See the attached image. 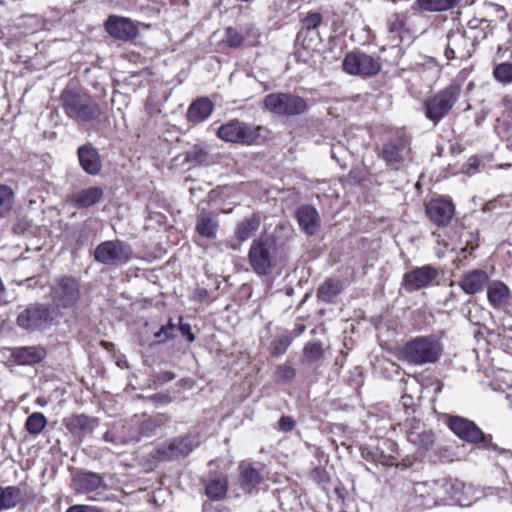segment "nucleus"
<instances>
[{"label": "nucleus", "instance_id": "obj_34", "mask_svg": "<svg viewBox=\"0 0 512 512\" xmlns=\"http://www.w3.org/2000/svg\"><path fill=\"white\" fill-rule=\"evenodd\" d=\"M240 478L241 486L244 490L249 492L260 484L262 480L258 470L250 465L240 466Z\"/></svg>", "mask_w": 512, "mask_h": 512}, {"label": "nucleus", "instance_id": "obj_12", "mask_svg": "<svg viewBox=\"0 0 512 512\" xmlns=\"http://www.w3.org/2000/svg\"><path fill=\"white\" fill-rule=\"evenodd\" d=\"M217 136L226 142L251 144L258 138L259 134L258 129L233 119L218 128Z\"/></svg>", "mask_w": 512, "mask_h": 512}, {"label": "nucleus", "instance_id": "obj_40", "mask_svg": "<svg viewBox=\"0 0 512 512\" xmlns=\"http://www.w3.org/2000/svg\"><path fill=\"white\" fill-rule=\"evenodd\" d=\"M14 203V192L7 185H0V218L6 217Z\"/></svg>", "mask_w": 512, "mask_h": 512}, {"label": "nucleus", "instance_id": "obj_16", "mask_svg": "<svg viewBox=\"0 0 512 512\" xmlns=\"http://www.w3.org/2000/svg\"><path fill=\"white\" fill-rule=\"evenodd\" d=\"M133 422L127 423L119 421L109 427L104 433V441L114 446H122L131 442L139 441V435L133 429Z\"/></svg>", "mask_w": 512, "mask_h": 512}, {"label": "nucleus", "instance_id": "obj_53", "mask_svg": "<svg viewBox=\"0 0 512 512\" xmlns=\"http://www.w3.org/2000/svg\"><path fill=\"white\" fill-rule=\"evenodd\" d=\"M175 378V375L170 371H164L157 375V381L160 384L167 383L169 381H172Z\"/></svg>", "mask_w": 512, "mask_h": 512}, {"label": "nucleus", "instance_id": "obj_39", "mask_svg": "<svg viewBox=\"0 0 512 512\" xmlns=\"http://www.w3.org/2000/svg\"><path fill=\"white\" fill-rule=\"evenodd\" d=\"M20 499L21 493L17 487H0V510L15 507Z\"/></svg>", "mask_w": 512, "mask_h": 512}, {"label": "nucleus", "instance_id": "obj_52", "mask_svg": "<svg viewBox=\"0 0 512 512\" xmlns=\"http://www.w3.org/2000/svg\"><path fill=\"white\" fill-rule=\"evenodd\" d=\"M179 330L182 335L187 337L189 342H193L195 340L194 334L191 332V327L189 324H180Z\"/></svg>", "mask_w": 512, "mask_h": 512}, {"label": "nucleus", "instance_id": "obj_23", "mask_svg": "<svg viewBox=\"0 0 512 512\" xmlns=\"http://www.w3.org/2000/svg\"><path fill=\"white\" fill-rule=\"evenodd\" d=\"M207 497L212 501H220L226 497L228 478L223 473L210 474L204 482Z\"/></svg>", "mask_w": 512, "mask_h": 512}, {"label": "nucleus", "instance_id": "obj_51", "mask_svg": "<svg viewBox=\"0 0 512 512\" xmlns=\"http://www.w3.org/2000/svg\"><path fill=\"white\" fill-rule=\"evenodd\" d=\"M150 399L154 403H158V404H169L171 402V397L169 395L163 394V393L152 395L150 397Z\"/></svg>", "mask_w": 512, "mask_h": 512}, {"label": "nucleus", "instance_id": "obj_25", "mask_svg": "<svg viewBox=\"0 0 512 512\" xmlns=\"http://www.w3.org/2000/svg\"><path fill=\"white\" fill-rule=\"evenodd\" d=\"M64 424L69 432L81 438L93 432L97 426V421L84 414H80L66 418Z\"/></svg>", "mask_w": 512, "mask_h": 512}, {"label": "nucleus", "instance_id": "obj_24", "mask_svg": "<svg viewBox=\"0 0 512 512\" xmlns=\"http://www.w3.org/2000/svg\"><path fill=\"white\" fill-rule=\"evenodd\" d=\"M46 351L40 346H25L14 348L11 351L12 359L19 365H34L41 362Z\"/></svg>", "mask_w": 512, "mask_h": 512}, {"label": "nucleus", "instance_id": "obj_45", "mask_svg": "<svg viewBox=\"0 0 512 512\" xmlns=\"http://www.w3.org/2000/svg\"><path fill=\"white\" fill-rule=\"evenodd\" d=\"M291 340L288 336L282 335L274 339L270 346V352L273 356H280L286 352L290 346Z\"/></svg>", "mask_w": 512, "mask_h": 512}, {"label": "nucleus", "instance_id": "obj_41", "mask_svg": "<svg viewBox=\"0 0 512 512\" xmlns=\"http://www.w3.org/2000/svg\"><path fill=\"white\" fill-rule=\"evenodd\" d=\"M46 425L47 418L40 412H34L27 418L25 428L30 434L38 435Z\"/></svg>", "mask_w": 512, "mask_h": 512}, {"label": "nucleus", "instance_id": "obj_8", "mask_svg": "<svg viewBox=\"0 0 512 512\" xmlns=\"http://www.w3.org/2000/svg\"><path fill=\"white\" fill-rule=\"evenodd\" d=\"M465 485L460 482H448L446 480H434L430 482L418 483L416 491L423 496L424 492L434 499L435 504L445 503L447 500H454L460 505H469L465 502L462 495H457L456 492L463 489Z\"/></svg>", "mask_w": 512, "mask_h": 512}, {"label": "nucleus", "instance_id": "obj_27", "mask_svg": "<svg viewBox=\"0 0 512 512\" xmlns=\"http://www.w3.org/2000/svg\"><path fill=\"white\" fill-rule=\"evenodd\" d=\"M170 420L169 415L165 413H158L152 416H148L142 421H138L133 419V425L138 426V430L135 431L139 437L140 436H150L152 435L158 428L164 426Z\"/></svg>", "mask_w": 512, "mask_h": 512}, {"label": "nucleus", "instance_id": "obj_42", "mask_svg": "<svg viewBox=\"0 0 512 512\" xmlns=\"http://www.w3.org/2000/svg\"><path fill=\"white\" fill-rule=\"evenodd\" d=\"M493 76L501 84L507 85L512 83V63L503 62L497 64L493 69Z\"/></svg>", "mask_w": 512, "mask_h": 512}, {"label": "nucleus", "instance_id": "obj_7", "mask_svg": "<svg viewBox=\"0 0 512 512\" xmlns=\"http://www.w3.org/2000/svg\"><path fill=\"white\" fill-rule=\"evenodd\" d=\"M57 317L55 308L46 304H31L17 316V324L27 331L44 329L52 325Z\"/></svg>", "mask_w": 512, "mask_h": 512}, {"label": "nucleus", "instance_id": "obj_13", "mask_svg": "<svg viewBox=\"0 0 512 512\" xmlns=\"http://www.w3.org/2000/svg\"><path fill=\"white\" fill-rule=\"evenodd\" d=\"M425 213L434 225L446 227L454 217L455 206L449 200L436 198L427 203Z\"/></svg>", "mask_w": 512, "mask_h": 512}, {"label": "nucleus", "instance_id": "obj_22", "mask_svg": "<svg viewBox=\"0 0 512 512\" xmlns=\"http://www.w3.org/2000/svg\"><path fill=\"white\" fill-rule=\"evenodd\" d=\"M407 439L421 449H428L434 443V433L419 421L413 420L407 430Z\"/></svg>", "mask_w": 512, "mask_h": 512}, {"label": "nucleus", "instance_id": "obj_5", "mask_svg": "<svg viewBox=\"0 0 512 512\" xmlns=\"http://www.w3.org/2000/svg\"><path fill=\"white\" fill-rule=\"evenodd\" d=\"M132 256V247L121 240L103 241L93 252L96 262L110 267L123 266L132 259Z\"/></svg>", "mask_w": 512, "mask_h": 512}, {"label": "nucleus", "instance_id": "obj_19", "mask_svg": "<svg viewBox=\"0 0 512 512\" xmlns=\"http://www.w3.org/2000/svg\"><path fill=\"white\" fill-rule=\"evenodd\" d=\"M470 40L460 31H452L447 35L445 56L448 60L470 57Z\"/></svg>", "mask_w": 512, "mask_h": 512}, {"label": "nucleus", "instance_id": "obj_17", "mask_svg": "<svg viewBox=\"0 0 512 512\" xmlns=\"http://www.w3.org/2000/svg\"><path fill=\"white\" fill-rule=\"evenodd\" d=\"M105 29L110 36L123 41L135 38L138 33L136 26L130 19L115 15L106 20Z\"/></svg>", "mask_w": 512, "mask_h": 512}, {"label": "nucleus", "instance_id": "obj_3", "mask_svg": "<svg viewBox=\"0 0 512 512\" xmlns=\"http://www.w3.org/2000/svg\"><path fill=\"white\" fill-rule=\"evenodd\" d=\"M441 351L442 347L434 337H416L405 344L403 358L411 364L424 365L436 362Z\"/></svg>", "mask_w": 512, "mask_h": 512}, {"label": "nucleus", "instance_id": "obj_14", "mask_svg": "<svg viewBox=\"0 0 512 512\" xmlns=\"http://www.w3.org/2000/svg\"><path fill=\"white\" fill-rule=\"evenodd\" d=\"M438 275V270L435 267L425 265L405 273L402 284L406 291L413 292L428 286Z\"/></svg>", "mask_w": 512, "mask_h": 512}, {"label": "nucleus", "instance_id": "obj_30", "mask_svg": "<svg viewBox=\"0 0 512 512\" xmlns=\"http://www.w3.org/2000/svg\"><path fill=\"white\" fill-rule=\"evenodd\" d=\"M297 220L302 229L308 234H314L319 224L317 210L310 205L301 206L297 210Z\"/></svg>", "mask_w": 512, "mask_h": 512}, {"label": "nucleus", "instance_id": "obj_6", "mask_svg": "<svg viewBox=\"0 0 512 512\" xmlns=\"http://www.w3.org/2000/svg\"><path fill=\"white\" fill-rule=\"evenodd\" d=\"M265 108L279 116H296L303 114L307 108V100L292 93H270L264 98Z\"/></svg>", "mask_w": 512, "mask_h": 512}, {"label": "nucleus", "instance_id": "obj_29", "mask_svg": "<svg viewBox=\"0 0 512 512\" xmlns=\"http://www.w3.org/2000/svg\"><path fill=\"white\" fill-rule=\"evenodd\" d=\"M73 483L77 492L86 493L102 487L103 479L99 474L83 472L74 476Z\"/></svg>", "mask_w": 512, "mask_h": 512}, {"label": "nucleus", "instance_id": "obj_9", "mask_svg": "<svg viewBox=\"0 0 512 512\" xmlns=\"http://www.w3.org/2000/svg\"><path fill=\"white\" fill-rule=\"evenodd\" d=\"M410 138L404 132H397L383 144L381 156L385 162L398 169L406 161L411 160Z\"/></svg>", "mask_w": 512, "mask_h": 512}, {"label": "nucleus", "instance_id": "obj_37", "mask_svg": "<svg viewBox=\"0 0 512 512\" xmlns=\"http://www.w3.org/2000/svg\"><path fill=\"white\" fill-rule=\"evenodd\" d=\"M185 161L194 165H209L212 163L211 156L206 148L195 145L186 152Z\"/></svg>", "mask_w": 512, "mask_h": 512}, {"label": "nucleus", "instance_id": "obj_28", "mask_svg": "<svg viewBox=\"0 0 512 512\" xmlns=\"http://www.w3.org/2000/svg\"><path fill=\"white\" fill-rule=\"evenodd\" d=\"M510 296L508 286L502 281H492L487 287V298L491 306L501 309L507 303Z\"/></svg>", "mask_w": 512, "mask_h": 512}, {"label": "nucleus", "instance_id": "obj_46", "mask_svg": "<svg viewBox=\"0 0 512 512\" xmlns=\"http://www.w3.org/2000/svg\"><path fill=\"white\" fill-rule=\"evenodd\" d=\"M178 328L170 319L167 325L161 327L159 331L154 334V337L158 339L159 343H163L176 336Z\"/></svg>", "mask_w": 512, "mask_h": 512}, {"label": "nucleus", "instance_id": "obj_10", "mask_svg": "<svg viewBox=\"0 0 512 512\" xmlns=\"http://www.w3.org/2000/svg\"><path fill=\"white\" fill-rule=\"evenodd\" d=\"M51 296L55 310L57 308H71L80 298V289L77 280L73 277H62L55 281L51 288Z\"/></svg>", "mask_w": 512, "mask_h": 512}, {"label": "nucleus", "instance_id": "obj_38", "mask_svg": "<svg viewBox=\"0 0 512 512\" xmlns=\"http://www.w3.org/2000/svg\"><path fill=\"white\" fill-rule=\"evenodd\" d=\"M457 3L458 0H416L419 9L429 12L446 11Z\"/></svg>", "mask_w": 512, "mask_h": 512}, {"label": "nucleus", "instance_id": "obj_43", "mask_svg": "<svg viewBox=\"0 0 512 512\" xmlns=\"http://www.w3.org/2000/svg\"><path fill=\"white\" fill-rule=\"evenodd\" d=\"M304 358L309 362H315L323 356V348L319 342H308L303 350Z\"/></svg>", "mask_w": 512, "mask_h": 512}, {"label": "nucleus", "instance_id": "obj_54", "mask_svg": "<svg viewBox=\"0 0 512 512\" xmlns=\"http://www.w3.org/2000/svg\"><path fill=\"white\" fill-rule=\"evenodd\" d=\"M470 167L473 168V169L476 168V166H474V164H470Z\"/></svg>", "mask_w": 512, "mask_h": 512}, {"label": "nucleus", "instance_id": "obj_35", "mask_svg": "<svg viewBox=\"0 0 512 512\" xmlns=\"http://www.w3.org/2000/svg\"><path fill=\"white\" fill-rule=\"evenodd\" d=\"M342 290V283L338 280H326L317 291L318 299L324 302H331Z\"/></svg>", "mask_w": 512, "mask_h": 512}, {"label": "nucleus", "instance_id": "obj_49", "mask_svg": "<svg viewBox=\"0 0 512 512\" xmlns=\"http://www.w3.org/2000/svg\"><path fill=\"white\" fill-rule=\"evenodd\" d=\"M66 512H102L94 506L89 505H74L67 509Z\"/></svg>", "mask_w": 512, "mask_h": 512}, {"label": "nucleus", "instance_id": "obj_20", "mask_svg": "<svg viewBox=\"0 0 512 512\" xmlns=\"http://www.w3.org/2000/svg\"><path fill=\"white\" fill-rule=\"evenodd\" d=\"M488 280L489 276L484 270L475 269L465 272L458 284L466 294L474 295L483 290Z\"/></svg>", "mask_w": 512, "mask_h": 512}, {"label": "nucleus", "instance_id": "obj_32", "mask_svg": "<svg viewBox=\"0 0 512 512\" xmlns=\"http://www.w3.org/2000/svg\"><path fill=\"white\" fill-rule=\"evenodd\" d=\"M260 227V218L252 215L243 219L235 229V236L240 241L250 239Z\"/></svg>", "mask_w": 512, "mask_h": 512}, {"label": "nucleus", "instance_id": "obj_4", "mask_svg": "<svg viewBox=\"0 0 512 512\" xmlns=\"http://www.w3.org/2000/svg\"><path fill=\"white\" fill-rule=\"evenodd\" d=\"M277 247L268 235L254 239L248 254L249 263L259 275L268 274L276 264Z\"/></svg>", "mask_w": 512, "mask_h": 512}, {"label": "nucleus", "instance_id": "obj_31", "mask_svg": "<svg viewBox=\"0 0 512 512\" xmlns=\"http://www.w3.org/2000/svg\"><path fill=\"white\" fill-rule=\"evenodd\" d=\"M213 111V104L206 98L198 99L193 102L187 112V118L190 122L200 123L207 119Z\"/></svg>", "mask_w": 512, "mask_h": 512}, {"label": "nucleus", "instance_id": "obj_11", "mask_svg": "<svg viewBox=\"0 0 512 512\" xmlns=\"http://www.w3.org/2000/svg\"><path fill=\"white\" fill-rule=\"evenodd\" d=\"M343 69L350 75L374 76L381 69L378 58L360 51L348 53L343 60Z\"/></svg>", "mask_w": 512, "mask_h": 512}, {"label": "nucleus", "instance_id": "obj_36", "mask_svg": "<svg viewBox=\"0 0 512 512\" xmlns=\"http://www.w3.org/2000/svg\"><path fill=\"white\" fill-rule=\"evenodd\" d=\"M405 27V17L400 14H394L389 22L388 34L393 45L402 42Z\"/></svg>", "mask_w": 512, "mask_h": 512}, {"label": "nucleus", "instance_id": "obj_18", "mask_svg": "<svg viewBox=\"0 0 512 512\" xmlns=\"http://www.w3.org/2000/svg\"><path fill=\"white\" fill-rule=\"evenodd\" d=\"M198 441L191 437H181L174 439L168 445L158 449L157 453L161 460H172L188 455L195 447Z\"/></svg>", "mask_w": 512, "mask_h": 512}, {"label": "nucleus", "instance_id": "obj_1", "mask_svg": "<svg viewBox=\"0 0 512 512\" xmlns=\"http://www.w3.org/2000/svg\"><path fill=\"white\" fill-rule=\"evenodd\" d=\"M66 115L77 123L98 120L102 114L100 105L87 93L65 90L61 94Z\"/></svg>", "mask_w": 512, "mask_h": 512}, {"label": "nucleus", "instance_id": "obj_44", "mask_svg": "<svg viewBox=\"0 0 512 512\" xmlns=\"http://www.w3.org/2000/svg\"><path fill=\"white\" fill-rule=\"evenodd\" d=\"M296 375L295 369L287 364L280 365L275 373H274V380L277 383H287L294 379Z\"/></svg>", "mask_w": 512, "mask_h": 512}, {"label": "nucleus", "instance_id": "obj_15", "mask_svg": "<svg viewBox=\"0 0 512 512\" xmlns=\"http://www.w3.org/2000/svg\"><path fill=\"white\" fill-rule=\"evenodd\" d=\"M448 425L452 432L464 441L480 443L485 440L482 430L469 419L452 416L449 418Z\"/></svg>", "mask_w": 512, "mask_h": 512}, {"label": "nucleus", "instance_id": "obj_26", "mask_svg": "<svg viewBox=\"0 0 512 512\" xmlns=\"http://www.w3.org/2000/svg\"><path fill=\"white\" fill-rule=\"evenodd\" d=\"M103 194V189L100 187H88L71 195L70 201L78 209L88 208L100 202Z\"/></svg>", "mask_w": 512, "mask_h": 512}, {"label": "nucleus", "instance_id": "obj_33", "mask_svg": "<svg viewBox=\"0 0 512 512\" xmlns=\"http://www.w3.org/2000/svg\"><path fill=\"white\" fill-rule=\"evenodd\" d=\"M217 229L218 222L212 217L211 214L202 213L199 215L196 224V231L199 233V235L206 238H214Z\"/></svg>", "mask_w": 512, "mask_h": 512}, {"label": "nucleus", "instance_id": "obj_48", "mask_svg": "<svg viewBox=\"0 0 512 512\" xmlns=\"http://www.w3.org/2000/svg\"><path fill=\"white\" fill-rule=\"evenodd\" d=\"M322 22V16L320 13H310L307 15V17L303 20V25L307 29H316L320 26Z\"/></svg>", "mask_w": 512, "mask_h": 512}, {"label": "nucleus", "instance_id": "obj_50", "mask_svg": "<svg viewBox=\"0 0 512 512\" xmlns=\"http://www.w3.org/2000/svg\"><path fill=\"white\" fill-rule=\"evenodd\" d=\"M294 425H295V421L290 417L283 416L279 420V427L283 431L292 430L294 428Z\"/></svg>", "mask_w": 512, "mask_h": 512}, {"label": "nucleus", "instance_id": "obj_47", "mask_svg": "<svg viewBox=\"0 0 512 512\" xmlns=\"http://www.w3.org/2000/svg\"><path fill=\"white\" fill-rule=\"evenodd\" d=\"M243 40V36L236 29L232 27L226 29L223 43L226 44L229 48L240 47L243 43Z\"/></svg>", "mask_w": 512, "mask_h": 512}, {"label": "nucleus", "instance_id": "obj_2", "mask_svg": "<svg viewBox=\"0 0 512 512\" xmlns=\"http://www.w3.org/2000/svg\"><path fill=\"white\" fill-rule=\"evenodd\" d=\"M462 87L452 83L424 101V114L434 123L442 120L459 100Z\"/></svg>", "mask_w": 512, "mask_h": 512}, {"label": "nucleus", "instance_id": "obj_21", "mask_svg": "<svg viewBox=\"0 0 512 512\" xmlns=\"http://www.w3.org/2000/svg\"><path fill=\"white\" fill-rule=\"evenodd\" d=\"M79 163L82 169L90 174L97 175L102 168V161L96 148L91 144L80 146L77 151Z\"/></svg>", "mask_w": 512, "mask_h": 512}]
</instances>
